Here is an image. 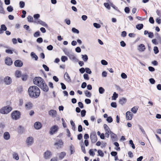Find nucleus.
<instances>
[{
	"mask_svg": "<svg viewBox=\"0 0 161 161\" xmlns=\"http://www.w3.org/2000/svg\"><path fill=\"white\" fill-rule=\"evenodd\" d=\"M12 110V108L9 105L5 106L0 109V113L3 114H7Z\"/></svg>",
	"mask_w": 161,
	"mask_h": 161,
	"instance_id": "obj_1",
	"label": "nucleus"
},
{
	"mask_svg": "<svg viewBox=\"0 0 161 161\" xmlns=\"http://www.w3.org/2000/svg\"><path fill=\"white\" fill-rule=\"evenodd\" d=\"M21 113L18 110H15L13 111L11 114L12 118L15 120L19 119L20 117Z\"/></svg>",
	"mask_w": 161,
	"mask_h": 161,
	"instance_id": "obj_2",
	"label": "nucleus"
},
{
	"mask_svg": "<svg viewBox=\"0 0 161 161\" xmlns=\"http://www.w3.org/2000/svg\"><path fill=\"white\" fill-rule=\"evenodd\" d=\"M44 80V79L42 77H36L34 79L33 82L34 84L39 86Z\"/></svg>",
	"mask_w": 161,
	"mask_h": 161,
	"instance_id": "obj_3",
	"label": "nucleus"
},
{
	"mask_svg": "<svg viewBox=\"0 0 161 161\" xmlns=\"http://www.w3.org/2000/svg\"><path fill=\"white\" fill-rule=\"evenodd\" d=\"M65 54L69 57L70 60L73 62H77L78 61V59L76 58L75 55L73 53L68 52L65 53Z\"/></svg>",
	"mask_w": 161,
	"mask_h": 161,
	"instance_id": "obj_4",
	"label": "nucleus"
},
{
	"mask_svg": "<svg viewBox=\"0 0 161 161\" xmlns=\"http://www.w3.org/2000/svg\"><path fill=\"white\" fill-rule=\"evenodd\" d=\"M30 97L32 98H36L40 95V91H28Z\"/></svg>",
	"mask_w": 161,
	"mask_h": 161,
	"instance_id": "obj_5",
	"label": "nucleus"
},
{
	"mask_svg": "<svg viewBox=\"0 0 161 161\" xmlns=\"http://www.w3.org/2000/svg\"><path fill=\"white\" fill-rule=\"evenodd\" d=\"M58 126L56 125H54L51 127L49 133L51 135H53L58 131Z\"/></svg>",
	"mask_w": 161,
	"mask_h": 161,
	"instance_id": "obj_6",
	"label": "nucleus"
},
{
	"mask_svg": "<svg viewBox=\"0 0 161 161\" xmlns=\"http://www.w3.org/2000/svg\"><path fill=\"white\" fill-rule=\"evenodd\" d=\"M90 138L92 143H95L97 141V139L96 132L93 131L91 132L90 135Z\"/></svg>",
	"mask_w": 161,
	"mask_h": 161,
	"instance_id": "obj_7",
	"label": "nucleus"
},
{
	"mask_svg": "<svg viewBox=\"0 0 161 161\" xmlns=\"http://www.w3.org/2000/svg\"><path fill=\"white\" fill-rule=\"evenodd\" d=\"M43 91H48V87L44 80L39 86Z\"/></svg>",
	"mask_w": 161,
	"mask_h": 161,
	"instance_id": "obj_8",
	"label": "nucleus"
},
{
	"mask_svg": "<svg viewBox=\"0 0 161 161\" xmlns=\"http://www.w3.org/2000/svg\"><path fill=\"white\" fill-rule=\"evenodd\" d=\"M64 142L62 140L60 139L58 142H55L54 144V145L56 146V148L58 149L61 148L62 146L63 145Z\"/></svg>",
	"mask_w": 161,
	"mask_h": 161,
	"instance_id": "obj_9",
	"label": "nucleus"
},
{
	"mask_svg": "<svg viewBox=\"0 0 161 161\" xmlns=\"http://www.w3.org/2000/svg\"><path fill=\"white\" fill-rule=\"evenodd\" d=\"M4 83L7 85L10 84L12 82V80L11 78L9 76H6L5 77L3 80Z\"/></svg>",
	"mask_w": 161,
	"mask_h": 161,
	"instance_id": "obj_10",
	"label": "nucleus"
},
{
	"mask_svg": "<svg viewBox=\"0 0 161 161\" xmlns=\"http://www.w3.org/2000/svg\"><path fill=\"white\" fill-rule=\"evenodd\" d=\"M52 154L51 152L49 150H47L44 154V157L46 159H49L52 156Z\"/></svg>",
	"mask_w": 161,
	"mask_h": 161,
	"instance_id": "obj_11",
	"label": "nucleus"
},
{
	"mask_svg": "<svg viewBox=\"0 0 161 161\" xmlns=\"http://www.w3.org/2000/svg\"><path fill=\"white\" fill-rule=\"evenodd\" d=\"M34 128L36 130H39L41 129L42 126L41 123L39 122H36L34 125Z\"/></svg>",
	"mask_w": 161,
	"mask_h": 161,
	"instance_id": "obj_12",
	"label": "nucleus"
},
{
	"mask_svg": "<svg viewBox=\"0 0 161 161\" xmlns=\"http://www.w3.org/2000/svg\"><path fill=\"white\" fill-rule=\"evenodd\" d=\"M49 115L53 118L56 116L57 113L56 111L54 109H51L48 111Z\"/></svg>",
	"mask_w": 161,
	"mask_h": 161,
	"instance_id": "obj_13",
	"label": "nucleus"
},
{
	"mask_svg": "<svg viewBox=\"0 0 161 161\" xmlns=\"http://www.w3.org/2000/svg\"><path fill=\"white\" fill-rule=\"evenodd\" d=\"M14 64L16 67H20L22 66L23 63L20 60H17L15 61Z\"/></svg>",
	"mask_w": 161,
	"mask_h": 161,
	"instance_id": "obj_14",
	"label": "nucleus"
},
{
	"mask_svg": "<svg viewBox=\"0 0 161 161\" xmlns=\"http://www.w3.org/2000/svg\"><path fill=\"white\" fill-rule=\"evenodd\" d=\"M5 63L8 65H11L13 63L11 58L9 57H6L5 59Z\"/></svg>",
	"mask_w": 161,
	"mask_h": 161,
	"instance_id": "obj_15",
	"label": "nucleus"
},
{
	"mask_svg": "<svg viewBox=\"0 0 161 161\" xmlns=\"http://www.w3.org/2000/svg\"><path fill=\"white\" fill-rule=\"evenodd\" d=\"M33 107V104L31 102L26 103L25 105V107L27 110H30Z\"/></svg>",
	"mask_w": 161,
	"mask_h": 161,
	"instance_id": "obj_16",
	"label": "nucleus"
},
{
	"mask_svg": "<svg viewBox=\"0 0 161 161\" xmlns=\"http://www.w3.org/2000/svg\"><path fill=\"white\" fill-rule=\"evenodd\" d=\"M28 145H31L33 142V139L32 137H29L27 138L26 141Z\"/></svg>",
	"mask_w": 161,
	"mask_h": 161,
	"instance_id": "obj_17",
	"label": "nucleus"
},
{
	"mask_svg": "<svg viewBox=\"0 0 161 161\" xmlns=\"http://www.w3.org/2000/svg\"><path fill=\"white\" fill-rule=\"evenodd\" d=\"M36 23L37 24H39L45 27H48L47 25L45 22L42 21L41 19L38 20L36 22Z\"/></svg>",
	"mask_w": 161,
	"mask_h": 161,
	"instance_id": "obj_18",
	"label": "nucleus"
},
{
	"mask_svg": "<svg viewBox=\"0 0 161 161\" xmlns=\"http://www.w3.org/2000/svg\"><path fill=\"white\" fill-rule=\"evenodd\" d=\"M64 78L68 82H70L71 80L67 72H65L64 75Z\"/></svg>",
	"mask_w": 161,
	"mask_h": 161,
	"instance_id": "obj_19",
	"label": "nucleus"
},
{
	"mask_svg": "<svg viewBox=\"0 0 161 161\" xmlns=\"http://www.w3.org/2000/svg\"><path fill=\"white\" fill-rule=\"evenodd\" d=\"M145 49V45L143 44H140L138 47V50L140 52H143Z\"/></svg>",
	"mask_w": 161,
	"mask_h": 161,
	"instance_id": "obj_20",
	"label": "nucleus"
},
{
	"mask_svg": "<svg viewBox=\"0 0 161 161\" xmlns=\"http://www.w3.org/2000/svg\"><path fill=\"white\" fill-rule=\"evenodd\" d=\"M127 102V99L126 98L122 97L119 100V103L121 105L125 104Z\"/></svg>",
	"mask_w": 161,
	"mask_h": 161,
	"instance_id": "obj_21",
	"label": "nucleus"
},
{
	"mask_svg": "<svg viewBox=\"0 0 161 161\" xmlns=\"http://www.w3.org/2000/svg\"><path fill=\"white\" fill-rule=\"evenodd\" d=\"M3 138L6 140H8L10 138V135L9 133L8 132H4L3 134Z\"/></svg>",
	"mask_w": 161,
	"mask_h": 161,
	"instance_id": "obj_22",
	"label": "nucleus"
},
{
	"mask_svg": "<svg viewBox=\"0 0 161 161\" xmlns=\"http://www.w3.org/2000/svg\"><path fill=\"white\" fill-rule=\"evenodd\" d=\"M28 91H40L39 89L37 86H30Z\"/></svg>",
	"mask_w": 161,
	"mask_h": 161,
	"instance_id": "obj_23",
	"label": "nucleus"
},
{
	"mask_svg": "<svg viewBox=\"0 0 161 161\" xmlns=\"http://www.w3.org/2000/svg\"><path fill=\"white\" fill-rule=\"evenodd\" d=\"M24 127L21 125L19 126L17 129L18 132L19 134H22L24 131Z\"/></svg>",
	"mask_w": 161,
	"mask_h": 161,
	"instance_id": "obj_24",
	"label": "nucleus"
},
{
	"mask_svg": "<svg viewBox=\"0 0 161 161\" xmlns=\"http://www.w3.org/2000/svg\"><path fill=\"white\" fill-rule=\"evenodd\" d=\"M3 3L1 0H0V13L4 14L5 11L3 7Z\"/></svg>",
	"mask_w": 161,
	"mask_h": 161,
	"instance_id": "obj_25",
	"label": "nucleus"
},
{
	"mask_svg": "<svg viewBox=\"0 0 161 161\" xmlns=\"http://www.w3.org/2000/svg\"><path fill=\"white\" fill-rule=\"evenodd\" d=\"M103 127L106 132L110 133V134H111V132H112V131L110 130L109 128L106 124H104Z\"/></svg>",
	"mask_w": 161,
	"mask_h": 161,
	"instance_id": "obj_26",
	"label": "nucleus"
},
{
	"mask_svg": "<svg viewBox=\"0 0 161 161\" xmlns=\"http://www.w3.org/2000/svg\"><path fill=\"white\" fill-rule=\"evenodd\" d=\"M66 153L65 152H62L59 155V159H62L65 156Z\"/></svg>",
	"mask_w": 161,
	"mask_h": 161,
	"instance_id": "obj_27",
	"label": "nucleus"
},
{
	"mask_svg": "<svg viewBox=\"0 0 161 161\" xmlns=\"http://www.w3.org/2000/svg\"><path fill=\"white\" fill-rule=\"evenodd\" d=\"M31 56L32 58H35L36 60H37L38 59V56L33 52H32L31 53Z\"/></svg>",
	"mask_w": 161,
	"mask_h": 161,
	"instance_id": "obj_28",
	"label": "nucleus"
},
{
	"mask_svg": "<svg viewBox=\"0 0 161 161\" xmlns=\"http://www.w3.org/2000/svg\"><path fill=\"white\" fill-rule=\"evenodd\" d=\"M130 111H127L126 113V118L127 120H130L131 119V118H130Z\"/></svg>",
	"mask_w": 161,
	"mask_h": 161,
	"instance_id": "obj_29",
	"label": "nucleus"
},
{
	"mask_svg": "<svg viewBox=\"0 0 161 161\" xmlns=\"http://www.w3.org/2000/svg\"><path fill=\"white\" fill-rule=\"evenodd\" d=\"M80 145L81 146V149L82 152L84 153H86V151L85 149V147L84 146V144L83 143V142H82V143L80 144Z\"/></svg>",
	"mask_w": 161,
	"mask_h": 161,
	"instance_id": "obj_30",
	"label": "nucleus"
},
{
	"mask_svg": "<svg viewBox=\"0 0 161 161\" xmlns=\"http://www.w3.org/2000/svg\"><path fill=\"white\" fill-rule=\"evenodd\" d=\"M114 144L117 147L116 148H115V149L117 151H120V147H119V144L117 142H114Z\"/></svg>",
	"mask_w": 161,
	"mask_h": 161,
	"instance_id": "obj_31",
	"label": "nucleus"
},
{
	"mask_svg": "<svg viewBox=\"0 0 161 161\" xmlns=\"http://www.w3.org/2000/svg\"><path fill=\"white\" fill-rule=\"evenodd\" d=\"M118 97V94L116 93V92H114L113 94V96L112 97V100H115Z\"/></svg>",
	"mask_w": 161,
	"mask_h": 161,
	"instance_id": "obj_32",
	"label": "nucleus"
},
{
	"mask_svg": "<svg viewBox=\"0 0 161 161\" xmlns=\"http://www.w3.org/2000/svg\"><path fill=\"white\" fill-rule=\"evenodd\" d=\"M82 58L85 62H86L88 59L87 56L86 54L81 55Z\"/></svg>",
	"mask_w": 161,
	"mask_h": 161,
	"instance_id": "obj_33",
	"label": "nucleus"
},
{
	"mask_svg": "<svg viewBox=\"0 0 161 161\" xmlns=\"http://www.w3.org/2000/svg\"><path fill=\"white\" fill-rule=\"evenodd\" d=\"M143 27V25L142 24H138L136 25V28L138 30H141Z\"/></svg>",
	"mask_w": 161,
	"mask_h": 161,
	"instance_id": "obj_34",
	"label": "nucleus"
},
{
	"mask_svg": "<svg viewBox=\"0 0 161 161\" xmlns=\"http://www.w3.org/2000/svg\"><path fill=\"white\" fill-rule=\"evenodd\" d=\"M15 76L17 78L20 77L21 76V72L19 70H16L15 72Z\"/></svg>",
	"mask_w": 161,
	"mask_h": 161,
	"instance_id": "obj_35",
	"label": "nucleus"
},
{
	"mask_svg": "<svg viewBox=\"0 0 161 161\" xmlns=\"http://www.w3.org/2000/svg\"><path fill=\"white\" fill-rule=\"evenodd\" d=\"M70 154H72L75 152V148L72 145L70 146Z\"/></svg>",
	"mask_w": 161,
	"mask_h": 161,
	"instance_id": "obj_36",
	"label": "nucleus"
},
{
	"mask_svg": "<svg viewBox=\"0 0 161 161\" xmlns=\"http://www.w3.org/2000/svg\"><path fill=\"white\" fill-rule=\"evenodd\" d=\"M138 108L136 106H134L131 108V110L134 114L136 113Z\"/></svg>",
	"mask_w": 161,
	"mask_h": 161,
	"instance_id": "obj_37",
	"label": "nucleus"
},
{
	"mask_svg": "<svg viewBox=\"0 0 161 161\" xmlns=\"http://www.w3.org/2000/svg\"><path fill=\"white\" fill-rule=\"evenodd\" d=\"M97 153H98V155L102 157H103L104 155V154L102 151L101 150H98L97 151Z\"/></svg>",
	"mask_w": 161,
	"mask_h": 161,
	"instance_id": "obj_38",
	"label": "nucleus"
},
{
	"mask_svg": "<svg viewBox=\"0 0 161 161\" xmlns=\"http://www.w3.org/2000/svg\"><path fill=\"white\" fill-rule=\"evenodd\" d=\"M70 123L71 125L72 126V129L73 130H75V124L74 122V121L73 120H71L70 121Z\"/></svg>",
	"mask_w": 161,
	"mask_h": 161,
	"instance_id": "obj_39",
	"label": "nucleus"
},
{
	"mask_svg": "<svg viewBox=\"0 0 161 161\" xmlns=\"http://www.w3.org/2000/svg\"><path fill=\"white\" fill-rule=\"evenodd\" d=\"M14 49H13L12 50L10 49H6L5 50V52L7 53L12 54L13 53V51H14Z\"/></svg>",
	"mask_w": 161,
	"mask_h": 161,
	"instance_id": "obj_40",
	"label": "nucleus"
},
{
	"mask_svg": "<svg viewBox=\"0 0 161 161\" xmlns=\"http://www.w3.org/2000/svg\"><path fill=\"white\" fill-rule=\"evenodd\" d=\"M129 144L133 149L135 148V146L132 140H130L129 141Z\"/></svg>",
	"mask_w": 161,
	"mask_h": 161,
	"instance_id": "obj_41",
	"label": "nucleus"
},
{
	"mask_svg": "<svg viewBox=\"0 0 161 161\" xmlns=\"http://www.w3.org/2000/svg\"><path fill=\"white\" fill-rule=\"evenodd\" d=\"M106 121L109 123H111L113 121L112 117L108 116L106 119Z\"/></svg>",
	"mask_w": 161,
	"mask_h": 161,
	"instance_id": "obj_42",
	"label": "nucleus"
},
{
	"mask_svg": "<svg viewBox=\"0 0 161 161\" xmlns=\"http://www.w3.org/2000/svg\"><path fill=\"white\" fill-rule=\"evenodd\" d=\"M20 7L21 8H24L25 6V3L23 1H20L19 3Z\"/></svg>",
	"mask_w": 161,
	"mask_h": 161,
	"instance_id": "obj_43",
	"label": "nucleus"
},
{
	"mask_svg": "<svg viewBox=\"0 0 161 161\" xmlns=\"http://www.w3.org/2000/svg\"><path fill=\"white\" fill-rule=\"evenodd\" d=\"M72 31L74 33H75L76 34H79V31L76 29L75 28H72Z\"/></svg>",
	"mask_w": 161,
	"mask_h": 161,
	"instance_id": "obj_44",
	"label": "nucleus"
},
{
	"mask_svg": "<svg viewBox=\"0 0 161 161\" xmlns=\"http://www.w3.org/2000/svg\"><path fill=\"white\" fill-rule=\"evenodd\" d=\"M86 111L85 110L83 109L81 111V116L82 117H84L86 114Z\"/></svg>",
	"mask_w": 161,
	"mask_h": 161,
	"instance_id": "obj_45",
	"label": "nucleus"
},
{
	"mask_svg": "<svg viewBox=\"0 0 161 161\" xmlns=\"http://www.w3.org/2000/svg\"><path fill=\"white\" fill-rule=\"evenodd\" d=\"M110 137L112 139H115L117 138V136L116 134L113 133V132H111Z\"/></svg>",
	"mask_w": 161,
	"mask_h": 161,
	"instance_id": "obj_46",
	"label": "nucleus"
},
{
	"mask_svg": "<svg viewBox=\"0 0 161 161\" xmlns=\"http://www.w3.org/2000/svg\"><path fill=\"white\" fill-rule=\"evenodd\" d=\"M85 94L86 97H90L91 96V93L89 91H85Z\"/></svg>",
	"mask_w": 161,
	"mask_h": 161,
	"instance_id": "obj_47",
	"label": "nucleus"
},
{
	"mask_svg": "<svg viewBox=\"0 0 161 161\" xmlns=\"http://www.w3.org/2000/svg\"><path fill=\"white\" fill-rule=\"evenodd\" d=\"M7 11L9 12H11L13 10V7L11 6H8L7 8Z\"/></svg>",
	"mask_w": 161,
	"mask_h": 161,
	"instance_id": "obj_48",
	"label": "nucleus"
},
{
	"mask_svg": "<svg viewBox=\"0 0 161 161\" xmlns=\"http://www.w3.org/2000/svg\"><path fill=\"white\" fill-rule=\"evenodd\" d=\"M13 158L16 160H18L19 159V157L17 153H15L13 155Z\"/></svg>",
	"mask_w": 161,
	"mask_h": 161,
	"instance_id": "obj_49",
	"label": "nucleus"
},
{
	"mask_svg": "<svg viewBox=\"0 0 161 161\" xmlns=\"http://www.w3.org/2000/svg\"><path fill=\"white\" fill-rule=\"evenodd\" d=\"M61 60L63 62H65L68 60V58L65 56H62L61 58Z\"/></svg>",
	"mask_w": 161,
	"mask_h": 161,
	"instance_id": "obj_50",
	"label": "nucleus"
},
{
	"mask_svg": "<svg viewBox=\"0 0 161 161\" xmlns=\"http://www.w3.org/2000/svg\"><path fill=\"white\" fill-rule=\"evenodd\" d=\"M153 51L154 53L156 54L158 53L159 52L158 48L156 46H155L154 47Z\"/></svg>",
	"mask_w": 161,
	"mask_h": 161,
	"instance_id": "obj_51",
	"label": "nucleus"
},
{
	"mask_svg": "<svg viewBox=\"0 0 161 161\" xmlns=\"http://www.w3.org/2000/svg\"><path fill=\"white\" fill-rule=\"evenodd\" d=\"M27 19L28 22H33V17L31 16H29L27 17Z\"/></svg>",
	"mask_w": 161,
	"mask_h": 161,
	"instance_id": "obj_52",
	"label": "nucleus"
},
{
	"mask_svg": "<svg viewBox=\"0 0 161 161\" xmlns=\"http://www.w3.org/2000/svg\"><path fill=\"white\" fill-rule=\"evenodd\" d=\"M111 106L114 108H116L117 107L116 103L115 102H112L111 103Z\"/></svg>",
	"mask_w": 161,
	"mask_h": 161,
	"instance_id": "obj_53",
	"label": "nucleus"
},
{
	"mask_svg": "<svg viewBox=\"0 0 161 161\" xmlns=\"http://www.w3.org/2000/svg\"><path fill=\"white\" fill-rule=\"evenodd\" d=\"M42 67L46 71H48L49 70V68L46 65L43 64Z\"/></svg>",
	"mask_w": 161,
	"mask_h": 161,
	"instance_id": "obj_54",
	"label": "nucleus"
},
{
	"mask_svg": "<svg viewBox=\"0 0 161 161\" xmlns=\"http://www.w3.org/2000/svg\"><path fill=\"white\" fill-rule=\"evenodd\" d=\"M40 36V32L38 31L36 32L34 34V36L35 37H37Z\"/></svg>",
	"mask_w": 161,
	"mask_h": 161,
	"instance_id": "obj_55",
	"label": "nucleus"
},
{
	"mask_svg": "<svg viewBox=\"0 0 161 161\" xmlns=\"http://www.w3.org/2000/svg\"><path fill=\"white\" fill-rule=\"evenodd\" d=\"M1 28L3 31H6L7 29V28L4 25H1Z\"/></svg>",
	"mask_w": 161,
	"mask_h": 161,
	"instance_id": "obj_56",
	"label": "nucleus"
},
{
	"mask_svg": "<svg viewBox=\"0 0 161 161\" xmlns=\"http://www.w3.org/2000/svg\"><path fill=\"white\" fill-rule=\"evenodd\" d=\"M138 127L139 129L141 130L142 133L144 134H145L146 133L143 127L140 125H138Z\"/></svg>",
	"mask_w": 161,
	"mask_h": 161,
	"instance_id": "obj_57",
	"label": "nucleus"
},
{
	"mask_svg": "<svg viewBox=\"0 0 161 161\" xmlns=\"http://www.w3.org/2000/svg\"><path fill=\"white\" fill-rule=\"evenodd\" d=\"M93 25L94 27L97 28H99L101 27V25L99 24L96 23H93Z\"/></svg>",
	"mask_w": 161,
	"mask_h": 161,
	"instance_id": "obj_58",
	"label": "nucleus"
},
{
	"mask_svg": "<svg viewBox=\"0 0 161 161\" xmlns=\"http://www.w3.org/2000/svg\"><path fill=\"white\" fill-rule=\"evenodd\" d=\"M78 130L79 132H81L83 130L82 126L81 125H79L78 126Z\"/></svg>",
	"mask_w": 161,
	"mask_h": 161,
	"instance_id": "obj_59",
	"label": "nucleus"
},
{
	"mask_svg": "<svg viewBox=\"0 0 161 161\" xmlns=\"http://www.w3.org/2000/svg\"><path fill=\"white\" fill-rule=\"evenodd\" d=\"M104 5L105 7L107 8L109 10L110 9V5L108 3H104Z\"/></svg>",
	"mask_w": 161,
	"mask_h": 161,
	"instance_id": "obj_60",
	"label": "nucleus"
},
{
	"mask_svg": "<svg viewBox=\"0 0 161 161\" xmlns=\"http://www.w3.org/2000/svg\"><path fill=\"white\" fill-rule=\"evenodd\" d=\"M78 105L79 107L81 108H84L83 104L81 102L78 103Z\"/></svg>",
	"mask_w": 161,
	"mask_h": 161,
	"instance_id": "obj_61",
	"label": "nucleus"
},
{
	"mask_svg": "<svg viewBox=\"0 0 161 161\" xmlns=\"http://www.w3.org/2000/svg\"><path fill=\"white\" fill-rule=\"evenodd\" d=\"M89 153L90 155L94 156L95 155V153L92 149H91L89 151Z\"/></svg>",
	"mask_w": 161,
	"mask_h": 161,
	"instance_id": "obj_62",
	"label": "nucleus"
},
{
	"mask_svg": "<svg viewBox=\"0 0 161 161\" xmlns=\"http://www.w3.org/2000/svg\"><path fill=\"white\" fill-rule=\"evenodd\" d=\"M110 154L112 156L115 157L117 156V152L116 151H112L111 152Z\"/></svg>",
	"mask_w": 161,
	"mask_h": 161,
	"instance_id": "obj_63",
	"label": "nucleus"
},
{
	"mask_svg": "<svg viewBox=\"0 0 161 161\" xmlns=\"http://www.w3.org/2000/svg\"><path fill=\"white\" fill-rule=\"evenodd\" d=\"M156 13L161 18V10L157 9L156 11Z\"/></svg>",
	"mask_w": 161,
	"mask_h": 161,
	"instance_id": "obj_64",
	"label": "nucleus"
}]
</instances>
